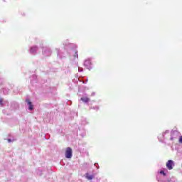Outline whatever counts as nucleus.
I'll return each instance as SVG.
<instances>
[{"mask_svg": "<svg viewBox=\"0 0 182 182\" xmlns=\"http://www.w3.org/2000/svg\"><path fill=\"white\" fill-rule=\"evenodd\" d=\"M26 102L28 105V110H33V105H32V102H31L28 99H26Z\"/></svg>", "mask_w": 182, "mask_h": 182, "instance_id": "4", "label": "nucleus"}, {"mask_svg": "<svg viewBox=\"0 0 182 182\" xmlns=\"http://www.w3.org/2000/svg\"><path fill=\"white\" fill-rule=\"evenodd\" d=\"M47 52H49V53H50H50H51L50 49L47 48Z\"/></svg>", "mask_w": 182, "mask_h": 182, "instance_id": "10", "label": "nucleus"}, {"mask_svg": "<svg viewBox=\"0 0 182 182\" xmlns=\"http://www.w3.org/2000/svg\"><path fill=\"white\" fill-rule=\"evenodd\" d=\"M75 56L77 58V52H75Z\"/></svg>", "mask_w": 182, "mask_h": 182, "instance_id": "12", "label": "nucleus"}, {"mask_svg": "<svg viewBox=\"0 0 182 182\" xmlns=\"http://www.w3.org/2000/svg\"><path fill=\"white\" fill-rule=\"evenodd\" d=\"M94 177H95V176H93V175L86 173V178H87V180H93Z\"/></svg>", "mask_w": 182, "mask_h": 182, "instance_id": "5", "label": "nucleus"}, {"mask_svg": "<svg viewBox=\"0 0 182 182\" xmlns=\"http://www.w3.org/2000/svg\"><path fill=\"white\" fill-rule=\"evenodd\" d=\"M97 164H95V166H96Z\"/></svg>", "mask_w": 182, "mask_h": 182, "instance_id": "14", "label": "nucleus"}, {"mask_svg": "<svg viewBox=\"0 0 182 182\" xmlns=\"http://www.w3.org/2000/svg\"><path fill=\"white\" fill-rule=\"evenodd\" d=\"M8 141L11 142V139H8Z\"/></svg>", "mask_w": 182, "mask_h": 182, "instance_id": "13", "label": "nucleus"}, {"mask_svg": "<svg viewBox=\"0 0 182 182\" xmlns=\"http://www.w3.org/2000/svg\"><path fill=\"white\" fill-rule=\"evenodd\" d=\"M85 66L88 69V70H90L92 69V67L90 65H92V63L90 62V60H86L84 63Z\"/></svg>", "mask_w": 182, "mask_h": 182, "instance_id": "3", "label": "nucleus"}, {"mask_svg": "<svg viewBox=\"0 0 182 182\" xmlns=\"http://www.w3.org/2000/svg\"><path fill=\"white\" fill-rule=\"evenodd\" d=\"M81 100L82 102H84V103H87V102H89L90 100L85 97H82Z\"/></svg>", "mask_w": 182, "mask_h": 182, "instance_id": "7", "label": "nucleus"}, {"mask_svg": "<svg viewBox=\"0 0 182 182\" xmlns=\"http://www.w3.org/2000/svg\"><path fill=\"white\" fill-rule=\"evenodd\" d=\"M160 174H162L163 176H166V173H164V170H161L160 171Z\"/></svg>", "mask_w": 182, "mask_h": 182, "instance_id": "8", "label": "nucleus"}, {"mask_svg": "<svg viewBox=\"0 0 182 182\" xmlns=\"http://www.w3.org/2000/svg\"><path fill=\"white\" fill-rule=\"evenodd\" d=\"M2 102H4V100L2 99H0V104L2 105Z\"/></svg>", "mask_w": 182, "mask_h": 182, "instance_id": "11", "label": "nucleus"}, {"mask_svg": "<svg viewBox=\"0 0 182 182\" xmlns=\"http://www.w3.org/2000/svg\"><path fill=\"white\" fill-rule=\"evenodd\" d=\"M36 50H38V48H36V47H32V48L30 49V53H34V52H36Z\"/></svg>", "mask_w": 182, "mask_h": 182, "instance_id": "6", "label": "nucleus"}, {"mask_svg": "<svg viewBox=\"0 0 182 182\" xmlns=\"http://www.w3.org/2000/svg\"><path fill=\"white\" fill-rule=\"evenodd\" d=\"M73 154V151H72V148L68 147L65 149V156L66 159H72V156Z\"/></svg>", "mask_w": 182, "mask_h": 182, "instance_id": "1", "label": "nucleus"}, {"mask_svg": "<svg viewBox=\"0 0 182 182\" xmlns=\"http://www.w3.org/2000/svg\"><path fill=\"white\" fill-rule=\"evenodd\" d=\"M78 71H79V72H83V68L79 67V68H78Z\"/></svg>", "mask_w": 182, "mask_h": 182, "instance_id": "9", "label": "nucleus"}, {"mask_svg": "<svg viewBox=\"0 0 182 182\" xmlns=\"http://www.w3.org/2000/svg\"><path fill=\"white\" fill-rule=\"evenodd\" d=\"M174 166V161L172 160H168L166 163V167L168 170H173V166Z\"/></svg>", "mask_w": 182, "mask_h": 182, "instance_id": "2", "label": "nucleus"}]
</instances>
